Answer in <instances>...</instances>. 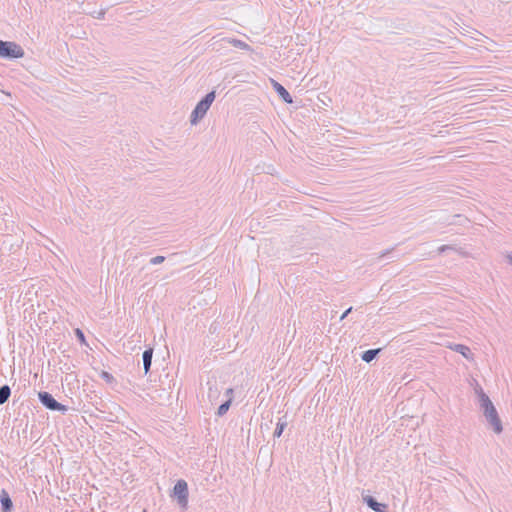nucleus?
Returning a JSON list of instances; mask_svg holds the SVG:
<instances>
[{"instance_id": "obj_1", "label": "nucleus", "mask_w": 512, "mask_h": 512, "mask_svg": "<svg viewBox=\"0 0 512 512\" xmlns=\"http://www.w3.org/2000/svg\"><path fill=\"white\" fill-rule=\"evenodd\" d=\"M476 392L478 393L480 407L486 420L491 425L493 431L496 434H500L503 431V426L494 404L481 387H479Z\"/></svg>"}, {"instance_id": "obj_2", "label": "nucleus", "mask_w": 512, "mask_h": 512, "mask_svg": "<svg viewBox=\"0 0 512 512\" xmlns=\"http://www.w3.org/2000/svg\"><path fill=\"white\" fill-rule=\"evenodd\" d=\"M215 97V91H210L196 104L190 115V123L192 125H196L201 119L204 118L213 101L215 100Z\"/></svg>"}, {"instance_id": "obj_3", "label": "nucleus", "mask_w": 512, "mask_h": 512, "mask_svg": "<svg viewBox=\"0 0 512 512\" xmlns=\"http://www.w3.org/2000/svg\"><path fill=\"white\" fill-rule=\"evenodd\" d=\"M188 484L185 480L179 479L172 490L171 497L176 499L179 507L182 510H186L188 508Z\"/></svg>"}, {"instance_id": "obj_4", "label": "nucleus", "mask_w": 512, "mask_h": 512, "mask_svg": "<svg viewBox=\"0 0 512 512\" xmlns=\"http://www.w3.org/2000/svg\"><path fill=\"white\" fill-rule=\"evenodd\" d=\"M23 48L11 41L0 40V57L4 59H19L24 56Z\"/></svg>"}, {"instance_id": "obj_5", "label": "nucleus", "mask_w": 512, "mask_h": 512, "mask_svg": "<svg viewBox=\"0 0 512 512\" xmlns=\"http://www.w3.org/2000/svg\"><path fill=\"white\" fill-rule=\"evenodd\" d=\"M38 399L40 403L47 409L51 411H59L65 413L68 408L67 406L58 402L51 393L46 391H41L38 393Z\"/></svg>"}, {"instance_id": "obj_6", "label": "nucleus", "mask_w": 512, "mask_h": 512, "mask_svg": "<svg viewBox=\"0 0 512 512\" xmlns=\"http://www.w3.org/2000/svg\"><path fill=\"white\" fill-rule=\"evenodd\" d=\"M271 84L274 91L278 94V96L287 104L293 103V98L290 93L286 90V88L277 82L274 79H271Z\"/></svg>"}, {"instance_id": "obj_7", "label": "nucleus", "mask_w": 512, "mask_h": 512, "mask_svg": "<svg viewBox=\"0 0 512 512\" xmlns=\"http://www.w3.org/2000/svg\"><path fill=\"white\" fill-rule=\"evenodd\" d=\"M363 501L375 512H387L388 506L384 503H379L373 496H364Z\"/></svg>"}, {"instance_id": "obj_8", "label": "nucleus", "mask_w": 512, "mask_h": 512, "mask_svg": "<svg viewBox=\"0 0 512 512\" xmlns=\"http://www.w3.org/2000/svg\"><path fill=\"white\" fill-rule=\"evenodd\" d=\"M449 348L452 351L461 354L467 360L472 361L474 359L473 353L471 352L470 348L464 344H451L449 345Z\"/></svg>"}, {"instance_id": "obj_9", "label": "nucleus", "mask_w": 512, "mask_h": 512, "mask_svg": "<svg viewBox=\"0 0 512 512\" xmlns=\"http://www.w3.org/2000/svg\"><path fill=\"white\" fill-rule=\"evenodd\" d=\"M0 503L3 512H10L13 508L12 500L5 489L0 492Z\"/></svg>"}, {"instance_id": "obj_10", "label": "nucleus", "mask_w": 512, "mask_h": 512, "mask_svg": "<svg viewBox=\"0 0 512 512\" xmlns=\"http://www.w3.org/2000/svg\"><path fill=\"white\" fill-rule=\"evenodd\" d=\"M153 348L149 347L142 354L144 374L147 375L152 365Z\"/></svg>"}, {"instance_id": "obj_11", "label": "nucleus", "mask_w": 512, "mask_h": 512, "mask_svg": "<svg viewBox=\"0 0 512 512\" xmlns=\"http://www.w3.org/2000/svg\"><path fill=\"white\" fill-rule=\"evenodd\" d=\"M380 351H381V348L366 350L362 353L361 359L367 363H370L377 357V355L380 353Z\"/></svg>"}, {"instance_id": "obj_12", "label": "nucleus", "mask_w": 512, "mask_h": 512, "mask_svg": "<svg viewBox=\"0 0 512 512\" xmlns=\"http://www.w3.org/2000/svg\"><path fill=\"white\" fill-rule=\"evenodd\" d=\"M225 41H227L229 44H231L233 47L241 49V50H251V47L244 41L236 38H226Z\"/></svg>"}, {"instance_id": "obj_13", "label": "nucleus", "mask_w": 512, "mask_h": 512, "mask_svg": "<svg viewBox=\"0 0 512 512\" xmlns=\"http://www.w3.org/2000/svg\"><path fill=\"white\" fill-rule=\"evenodd\" d=\"M287 424H288V422H287L285 416L282 418H279V420L276 424V428L274 430L273 436L275 438H279L282 435L284 429L287 427Z\"/></svg>"}, {"instance_id": "obj_14", "label": "nucleus", "mask_w": 512, "mask_h": 512, "mask_svg": "<svg viewBox=\"0 0 512 512\" xmlns=\"http://www.w3.org/2000/svg\"><path fill=\"white\" fill-rule=\"evenodd\" d=\"M11 395V388L9 385L4 384L0 387V405H3L9 400Z\"/></svg>"}, {"instance_id": "obj_15", "label": "nucleus", "mask_w": 512, "mask_h": 512, "mask_svg": "<svg viewBox=\"0 0 512 512\" xmlns=\"http://www.w3.org/2000/svg\"><path fill=\"white\" fill-rule=\"evenodd\" d=\"M231 402H232L231 398H229L227 401L223 402L217 409V415L218 416L225 415L231 406Z\"/></svg>"}, {"instance_id": "obj_16", "label": "nucleus", "mask_w": 512, "mask_h": 512, "mask_svg": "<svg viewBox=\"0 0 512 512\" xmlns=\"http://www.w3.org/2000/svg\"><path fill=\"white\" fill-rule=\"evenodd\" d=\"M164 261H165V257L164 256H155V257L150 259V264L158 265V264L163 263Z\"/></svg>"}, {"instance_id": "obj_17", "label": "nucleus", "mask_w": 512, "mask_h": 512, "mask_svg": "<svg viewBox=\"0 0 512 512\" xmlns=\"http://www.w3.org/2000/svg\"><path fill=\"white\" fill-rule=\"evenodd\" d=\"M453 249H454V247H453V246H451V245H442V246H440V247L438 248V253H439V254H442V253H444V252H446V251H448V250H453Z\"/></svg>"}, {"instance_id": "obj_18", "label": "nucleus", "mask_w": 512, "mask_h": 512, "mask_svg": "<svg viewBox=\"0 0 512 512\" xmlns=\"http://www.w3.org/2000/svg\"><path fill=\"white\" fill-rule=\"evenodd\" d=\"M75 333H76V336H77V338L79 339V341H80L81 343H85V335H84V333L82 332V330H80V329H76Z\"/></svg>"}, {"instance_id": "obj_19", "label": "nucleus", "mask_w": 512, "mask_h": 512, "mask_svg": "<svg viewBox=\"0 0 512 512\" xmlns=\"http://www.w3.org/2000/svg\"><path fill=\"white\" fill-rule=\"evenodd\" d=\"M101 378L106 380L107 382H111L113 380V376L106 371H102Z\"/></svg>"}, {"instance_id": "obj_20", "label": "nucleus", "mask_w": 512, "mask_h": 512, "mask_svg": "<svg viewBox=\"0 0 512 512\" xmlns=\"http://www.w3.org/2000/svg\"><path fill=\"white\" fill-rule=\"evenodd\" d=\"M217 392H218L217 388H215V390H213L212 387H209L208 397L209 398H212V397L216 398L217 397Z\"/></svg>"}, {"instance_id": "obj_21", "label": "nucleus", "mask_w": 512, "mask_h": 512, "mask_svg": "<svg viewBox=\"0 0 512 512\" xmlns=\"http://www.w3.org/2000/svg\"><path fill=\"white\" fill-rule=\"evenodd\" d=\"M394 248H391V249H387L385 251H383L382 253H380V255L378 256V259H381L385 256H387L388 254H390L392 251H393Z\"/></svg>"}, {"instance_id": "obj_22", "label": "nucleus", "mask_w": 512, "mask_h": 512, "mask_svg": "<svg viewBox=\"0 0 512 512\" xmlns=\"http://www.w3.org/2000/svg\"><path fill=\"white\" fill-rule=\"evenodd\" d=\"M352 309H353L352 307H349L348 309H346L344 311V313L341 315L340 320L345 319L348 316V314L351 313Z\"/></svg>"}, {"instance_id": "obj_23", "label": "nucleus", "mask_w": 512, "mask_h": 512, "mask_svg": "<svg viewBox=\"0 0 512 512\" xmlns=\"http://www.w3.org/2000/svg\"><path fill=\"white\" fill-rule=\"evenodd\" d=\"M508 263L512 266V253L507 254Z\"/></svg>"}, {"instance_id": "obj_24", "label": "nucleus", "mask_w": 512, "mask_h": 512, "mask_svg": "<svg viewBox=\"0 0 512 512\" xmlns=\"http://www.w3.org/2000/svg\"><path fill=\"white\" fill-rule=\"evenodd\" d=\"M104 15H105V10H101V11L99 12V14H98L97 18H98V19H101V18H103V17H104Z\"/></svg>"}, {"instance_id": "obj_25", "label": "nucleus", "mask_w": 512, "mask_h": 512, "mask_svg": "<svg viewBox=\"0 0 512 512\" xmlns=\"http://www.w3.org/2000/svg\"><path fill=\"white\" fill-rule=\"evenodd\" d=\"M233 393V389L232 388H229L226 390V394L227 395H231Z\"/></svg>"}]
</instances>
